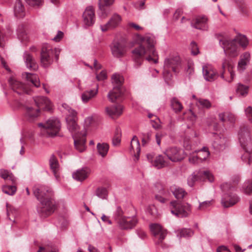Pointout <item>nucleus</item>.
<instances>
[{
  "instance_id": "1",
  "label": "nucleus",
  "mask_w": 252,
  "mask_h": 252,
  "mask_svg": "<svg viewBox=\"0 0 252 252\" xmlns=\"http://www.w3.org/2000/svg\"><path fill=\"white\" fill-rule=\"evenodd\" d=\"M141 44L131 52L132 59L134 62V67L139 68L144 61L145 56L148 61L153 62L155 63H158L157 52L155 49V38L151 34H147L140 38Z\"/></svg>"
},
{
  "instance_id": "2",
  "label": "nucleus",
  "mask_w": 252,
  "mask_h": 252,
  "mask_svg": "<svg viewBox=\"0 0 252 252\" xmlns=\"http://www.w3.org/2000/svg\"><path fill=\"white\" fill-rule=\"evenodd\" d=\"M34 196L40 202L37 208L39 215L46 218L52 214L55 211V202L52 199L53 192L52 189L44 185H36L33 188Z\"/></svg>"
},
{
  "instance_id": "3",
  "label": "nucleus",
  "mask_w": 252,
  "mask_h": 252,
  "mask_svg": "<svg viewBox=\"0 0 252 252\" xmlns=\"http://www.w3.org/2000/svg\"><path fill=\"white\" fill-rule=\"evenodd\" d=\"M220 44L223 49L224 53L230 57H236L239 53V47L238 45L245 48L248 44V40L244 35L239 34L235 38L229 40L226 38L220 39Z\"/></svg>"
},
{
  "instance_id": "4",
  "label": "nucleus",
  "mask_w": 252,
  "mask_h": 252,
  "mask_svg": "<svg viewBox=\"0 0 252 252\" xmlns=\"http://www.w3.org/2000/svg\"><path fill=\"white\" fill-rule=\"evenodd\" d=\"M240 144L245 151L242 156V160L246 161L252 167V158L250 156L252 153V142L250 134V129L248 126L241 127L238 133Z\"/></svg>"
},
{
  "instance_id": "5",
  "label": "nucleus",
  "mask_w": 252,
  "mask_h": 252,
  "mask_svg": "<svg viewBox=\"0 0 252 252\" xmlns=\"http://www.w3.org/2000/svg\"><path fill=\"white\" fill-rule=\"evenodd\" d=\"M34 101L38 108L34 109L29 106L26 107V114L30 121H32L38 117L39 109L46 111H50L52 109L51 102L45 96H36L34 98Z\"/></svg>"
},
{
  "instance_id": "6",
  "label": "nucleus",
  "mask_w": 252,
  "mask_h": 252,
  "mask_svg": "<svg viewBox=\"0 0 252 252\" xmlns=\"http://www.w3.org/2000/svg\"><path fill=\"white\" fill-rule=\"evenodd\" d=\"M60 52L61 49L59 48H52L49 45H44L40 53L41 65L44 68L49 67L53 62L54 57L58 61Z\"/></svg>"
},
{
  "instance_id": "7",
  "label": "nucleus",
  "mask_w": 252,
  "mask_h": 252,
  "mask_svg": "<svg viewBox=\"0 0 252 252\" xmlns=\"http://www.w3.org/2000/svg\"><path fill=\"white\" fill-rule=\"evenodd\" d=\"M220 188L223 193L221 199V204L223 207H230L239 201V198L233 193L235 188L230 183H223L221 185Z\"/></svg>"
},
{
  "instance_id": "8",
  "label": "nucleus",
  "mask_w": 252,
  "mask_h": 252,
  "mask_svg": "<svg viewBox=\"0 0 252 252\" xmlns=\"http://www.w3.org/2000/svg\"><path fill=\"white\" fill-rule=\"evenodd\" d=\"M181 66V60L178 55L171 56L164 60V70L163 74L165 80L170 79L172 75L170 73V69L175 73L179 71V68Z\"/></svg>"
},
{
  "instance_id": "9",
  "label": "nucleus",
  "mask_w": 252,
  "mask_h": 252,
  "mask_svg": "<svg viewBox=\"0 0 252 252\" xmlns=\"http://www.w3.org/2000/svg\"><path fill=\"white\" fill-rule=\"evenodd\" d=\"M111 79L112 83L113 84V88L108 93L107 97L110 101L114 102L119 100L123 94L122 86L124 78L120 74L115 73L112 76Z\"/></svg>"
},
{
  "instance_id": "10",
  "label": "nucleus",
  "mask_w": 252,
  "mask_h": 252,
  "mask_svg": "<svg viewBox=\"0 0 252 252\" xmlns=\"http://www.w3.org/2000/svg\"><path fill=\"white\" fill-rule=\"evenodd\" d=\"M169 207L171 214L179 218L187 217L191 212L190 205L187 203L172 201L170 202Z\"/></svg>"
},
{
  "instance_id": "11",
  "label": "nucleus",
  "mask_w": 252,
  "mask_h": 252,
  "mask_svg": "<svg viewBox=\"0 0 252 252\" xmlns=\"http://www.w3.org/2000/svg\"><path fill=\"white\" fill-rule=\"evenodd\" d=\"M234 63L232 59L227 58L222 60L220 77L228 82H231L235 75L233 69Z\"/></svg>"
},
{
  "instance_id": "12",
  "label": "nucleus",
  "mask_w": 252,
  "mask_h": 252,
  "mask_svg": "<svg viewBox=\"0 0 252 252\" xmlns=\"http://www.w3.org/2000/svg\"><path fill=\"white\" fill-rule=\"evenodd\" d=\"M38 126L44 128L48 135L54 137L57 135L61 128L60 121L56 118L52 117L45 124L39 123Z\"/></svg>"
},
{
  "instance_id": "13",
  "label": "nucleus",
  "mask_w": 252,
  "mask_h": 252,
  "mask_svg": "<svg viewBox=\"0 0 252 252\" xmlns=\"http://www.w3.org/2000/svg\"><path fill=\"white\" fill-rule=\"evenodd\" d=\"M164 154L168 159L172 162H178L182 160L184 158V151L177 147H169L164 151Z\"/></svg>"
},
{
  "instance_id": "14",
  "label": "nucleus",
  "mask_w": 252,
  "mask_h": 252,
  "mask_svg": "<svg viewBox=\"0 0 252 252\" xmlns=\"http://www.w3.org/2000/svg\"><path fill=\"white\" fill-rule=\"evenodd\" d=\"M196 179H199L201 181H206L212 183L214 181V178L212 174L208 170H200L196 175L192 176L188 180V184L190 187L193 185L194 181Z\"/></svg>"
},
{
  "instance_id": "15",
  "label": "nucleus",
  "mask_w": 252,
  "mask_h": 252,
  "mask_svg": "<svg viewBox=\"0 0 252 252\" xmlns=\"http://www.w3.org/2000/svg\"><path fill=\"white\" fill-rule=\"evenodd\" d=\"M8 81L11 89L18 94L20 95L25 93L30 94V91L27 89L26 87L18 81L14 77H10Z\"/></svg>"
},
{
  "instance_id": "16",
  "label": "nucleus",
  "mask_w": 252,
  "mask_h": 252,
  "mask_svg": "<svg viewBox=\"0 0 252 252\" xmlns=\"http://www.w3.org/2000/svg\"><path fill=\"white\" fill-rule=\"evenodd\" d=\"M138 221L135 216L132 217L125 216L121 220H119L118 225L119 228L123 230L131 229L136 226Z\"/></svg>"
},
{
  "instance_id": "17",
  "label": "nucleus",
  "mask_w": 252,
  "mask_h": 252,
  "mask_svg": "<svg viewBox=\"0 0 252 252\" xmlns=\"http://www.w3.org/2000/svg\"><path fill=\"white\" fill-rule=\"evenodd\" d=\"M150 229L153 235L158 239L157 244H159L165 238L167 232L161 226L158 224H152L150 225Z\"/></svg>"
},
{
  "instance_id": "18",
  "label": "nucleus",
  "mask_w": 252,
  "mask_h": 252,
  "mask_svg": "<svg viewBox=\"0 0 252 252\" xmlns=\"http://www.w3.org/2000/svg\"><path fill=\"white\" fill-rule=\"evenodd\" d=\"M202 73L204 79L209 82L215 81L219 76L216 70L209 64L203 65Z\"/></svg>"
},
{
  "instance_id": "19",
  "label": "nucleus",
  "mask_w": 252,
  "mask_h": 252,
  "mask_svg": "<svg viewBox=\"0 0 252 252\" xmlns=\"http://www.w3.org/2000/svg\"><path fill=\"white\" fill-rule=\"evenodd\" d=\"M111 50L113 56L119 58L125 55L126 52V47L123 43L114 41L111 45Z\"/></svg>"
},
{
  "instance_id": "20",
  "label": "nucleus",
  "mask_w": 252,
  "mask_h": 252,
  "mask_svg": "<svg viewBox=\"0 0 252 252\" xmlns=\"http://www.w3.org/2000/svg\"><path fill=\"white\" fill-rule=\"evenodd\" d=\"M208 19L205 16H198L190 23L191 26L195 29L206 31L208 29Z\"/></svg>"
},
{
  "instance_id": "21",
  "label": "nucleus",
  "mask_w": 252,
  "mask_h": 252,
  "mask_svg": "<svg viewBox=\"0 0 252 252\" xmlns=\"http://www.w3.org/2000/svg\"><path fill=\"white\" fill-rule=\"evenodd\" d=\"M83 23L86 27L92 26L95 21L94 12L93 7L86 8L83 14Z\"/></svg>"
},
{
  "instance_id": "22",
  "label": "nucleus",
  "mask_w": 252,
  "mask_h": 252,
  "mask_svg": "<svg viewBox=\"0 0 252 252\" xmlns=\"http://www.w3.org/2000/svg\"><path fill=\"white\" fill-rule=\"evenodd\" d=\"M121 20V16L117 13H115L106 24L100 26L101 30L102 32H105L110 28H114L119 25Z\"/></svg>"
},
{
  "instance_id": "23",
  "label": "nucleus",
  "mask_w": 252,
  "mask_h": 252,
  "mask_svg": "<svg viewBox=\"0 0 252 252\" xmlns=\"http://www.w3.org/2000/svg\"><path fill=\"white\" fill-rule=\"evenodd\" d=\"M226 138L223 135H217L212 143V147L217 152L222 151L226 146Z\"/></svg>"
},
{
  "instance_id": "24",
  "label": "nucleus",
  "mask_w": 252,
  "mask_h": 252,
  "mask_svg": "<svg viewBox=\"0 0 252 252\" xmlns=\"http://www.w3.org/2000/svg\"><path fill=\"white\" fill-rule=\"evenodd\" d=\"M74 144L75 149L79 152H83L86 149V134L84 133L82 136H73Z\"/></svg>"
},
{
  "instance_id": "25",
  "label": "nucleus",
  "mask_w": 252,
  "mask_h": 252,
  "mask_svg": "<svg viewBox=\"0 0 252 252\" xmlns=\"http://www.w3.org/2000/svg\"><path fill=\"white\" fill-rule=\"evenodd\" d=\"M107 114L112 118H117L120 116L123 112V107L121 105H113L105 108Z\"/></svg>"
},
{
  "instance_id": "26",
  "label": "nucleus",
  "mask_w": 252,
  "mask_h": 252,
  "mask_svg": "<svg viewBox=\"0 0 252 252\" xmlns=\"http://www.w3.org/2000/svg\"><path fill=\"white\" fill-rule=\"evenodd\" d=\"M90 174V169L85 167L77 170L72 173V177L76 181L82 182L87 178Z\"/></svg>"
},
{
  "instance_id": "27",
  "label": "nucleus",
  "mask_w": 252,
  "mask_h": 252,
  "mask_svg": "<svg viewBox=\"0 0 252 252\" xmlns=\"http://www.w3.org/2000/svg\"><path fill=\"white\" fill-rule=\"evenodd\" d=\"M23 58L26 65L28 68L33 70L37 69L38 65L35 59L30 53L25 52L24 53Z\"/></svg>"
},
{
  "instance_id": "28",
  "label": "nucleus",
  "mask_w": 252,
  "mask_h": 252,
  "mask_svg": "<svg viewBox=\"0 0 252 252\" xmlns=\"http://www.w3.org/2000/svg\"><path fill=\"white\" fill-rule=\"evenodd\" d=\"M23 78L25 79L27 83L30 85H33L37 88L40 86V81L38 77L35 74L25 72L22 74Z\"/></svg>"
},
{
  "instance_id": "29",
  "label": "nucleus",
  "mask_w": 252,
  "mask_h": 252,
  "mask_svg": "<svg viewBox=\"0 0 252 252\" xmlns=\"http://www.w3.org/2000/svg\"><path fill=\"white\" fill-rule=\"evenodd\" d=\"M170 190L177 199H183L187 194L184 189L175 185L170 187Z\"/></svg>"
},
{
  "instance_id": "30",
  "label": "nucleus",
  "mask_w": 252,
  "mask_h": 252,
  "mask_svg": "<svg viewBox=\"0 0 252 252\" xmlns=\"http://www.w3.org/2000/svg\"><path fill=\"white\" fill-rule=\"evenodd\" d=\"M15 16L22 18L25 15V9L21 0H16L14 7Z\"/></svg>"
},
{
  "instance_id": "31",
  "label": "nucleus",
  "mask_w": 252,
  "mask_h": 252,
  "mask_svg": "<svg viewBox=\"0 0 252 252\" xmlns=\"http://www.w3.org/2000/svg\"><path fill=\"white\" fill-rule=\"evenodd\" d=\"M98 93V87L93 90H87L83 92L81 95V99L84 103H87L94 98Z\"/></svg>"
},
{
  "instance_id": "32",
  "label": "nucleus",
  "mask_w": 252,
  "mask_h": 252,
  "mask_svg": "<svg viewBox=\"0 0 252 252\" xmlns=\"http://www.w3.org/2000/svg\"><path fill=\"white\" fill-rule=\"evenodd\" d=\"M168 165V161L162 155L156 157L153 163V166L158 169H160Z\"/></svg>"
},
{
  "instance_id": "33",
  "label": "nucleus",
  "mask_w": 252,
  "mask_h": 252,
  "mask_svg": "<svg viewBox=\"0 0 252 252\" xmlns=\"http://www.w3.org/2000/svg\"><path fill=\"white\" fill-rule=\"evenodd\" d=\"M17 34L18 39L21 41H26L28 39V35L23 25H20L17 29Z\"/></svg>"
},
{
  "instance_id": "34",
  "label": "nucleus",
  "mask_w": 252,
  "mask_h": 252,
  "mask_svg": "<svg viewBox=\"0 0 252 252\" xmlns=\"http://www.w3.org/2000/svg\"><path fill=\"white\" fill-rule=\"evenodd\" d=\"M0 177L4 180H10L12 183L16 182V178L10 171L4 169H0Z\"/></svg>"
},
{
  "instance_id": "35",
  "label": "nucleus",
  "mask_w": 252,
  "mask_h": 252,
  "mask_svg": "<svg viewBox=\"0 0 252 252\" xmlns=\"http://www.w3.org/2000/svg\"><path fill=\"white\" fill-rule=\"evenodd\" d=\"M50 168L52 170L55 176L57 178V172L59 168V163L54 155H52L49 159Z\"/></svg>"
},
{
  "instance_id": "36",
  "label": "nucleus",
  "mask_w": 252,
  "mask_h": 252,
  "mask_svg": "<svg viewBox=\"0 0 252 252\" xmlns=\"http://www.w3.org/2000/svg\"><path fill=\"white\" fill-rule=\"evenodd\" d=\"M171 106L172 109L176 113H178L181 111L183 107L179 100L176 97H173L170 101Z\"/></svg>"
},
{
  "instance_id": "37",
  "label": "nucleus",
  "mask_w": 252,
  "mask_h": 252,
  "mask_svg": "<svg viewBox=\"0 0 252 252\" xmlns=\"http://www.w3.org/2000/svg\"><path fill=\"white\" fill-rule=\"evenodd\" d=\"M97 149L100 155L102 157H104L107 154L109 146L106 143H100L97 144Z\"/></svg>"
},
{
  "instance_id": "38",
  "label": "nucleus",
  "mask_w": 252,
  "mask_h": 252,
  "mask_svg": "<svg viewBox=\"0 0 252 252\" xmlns=\"http://www.w3.org/2000/svg\"><path fill=\"white\" fill-rule=\"evenodd\" d=\"M95 195L102 199H106L108 197V191L105 188L98 187L95 190Z\"/></svg>"
},
{
  "instance_id": "39",
  "label": "nucleus",
  "mask_w": 252,
  "mask_h": 252,
  "mask_svg": "<svg viewBox=\"0 0 252 252\" xmlns=\"http://www.w3.org/2000/svg\"><path fill=\"white\" fill-rule=\"evenodd\" d=\"M67 128L71 132H75L77 130L78 126L76 122V119L73 118H66Z\"/></svg>"
},
{
  "instance_id": "40",
  "label": "nucleus",
  "mask_w": 252,
  "mask_h": 252,
  "mask_svg": "<svg viewBox=\"0 0 252 252\" xmlns=\"http://www.w3.org/2000/svg\"><path fill=\"white\" fill-rule=\"evenodd\" d=\"M158 185L160 186V189L158 192L159 194L155 195V199L160 203H164L166 200L165 198L166 195V191L160 185Z\"/></svg>"
},
{
  "instance_id": "41",
  "label": "nucleus",
  "mask_w": 252,
  "mask_h": 252,
  "mask_svg": "<svg viewBox=\"0 0 252 252\" xmlns=\"http://www.w3.org/2000/svg\"><path fill=\"white\" fill-rule=\"evenodd\" d=\"M197 153L201 162L205 160L210 154L208 148L205 147H203L200 150L197 151Z\"/></svg>"
},
{
  "instance_id": "42",
  "label": "nucleus",
  "mask_w": 252,
  "mask_h": 252,
  "mask_svg": "<svg viewBox=\"0 0 252 252\" xmlns=\"http://www.w3.org/2000/svg\"><path fill=\"white\" fill-rule=\"evenodd\" d=\"M196 105L198 107L209 109L211 107L212 104L210 101L208 99L204 98H199L196 99Z\"/></svg>"
},
{
  "instance_id": "43",
  "label": "nucleus",
  "mask_w": 252,
  "mask_h": 252,
  "mask_svg": "<svg viewBox=\"0 0 252 252\" xmlns=\"http://www.w3.org/2000/svg\"><path fill=\"white\" fill-rule=\"evenodd\" d=\"M249 87L241 83H238L236 89V92L241 96H245L248 93Z\"/></svg>"
},
{
  "instance_id": "44",
  "label": "nucleus",
  "mask_w": 252,
  "mask_h": 252,
  "mask_svg": "<svg viewBox=\"0 0 252 252\" xmlns=\"http://www.w3.org/2000/svg\"><path fill=\"white\" fill-rule=\"evenodd\" d=\"M16 190V186L13 185H4L2 188V191L9 195H13Z\"/></svg>"
},
{
  "instance_id": "45",
  "label": "nucleus",
  "mask_w": 252,
  "mask_h": 252,
  "mask_svg": "<svg viewBox=\"0 0 252 252\" xmlns=\"http://www.w3.org/2000/svg\"><path fill=\"white\" fill-rule=\"evenodd\" d=\"M242 188L245 194L252 195V180L246 181L244 183Z\"/></svg>"
},
{
  "instance_id": "46",
  "label": "nucleus",
  "mask_w": 252,
  "mask_h": 252,
  "mask_svg": "<svg viewBox=\"0 0 252 252\" xmlns=\"http://www.w3.org/2000/svg\"><path fill=\"white\" fill-rule=\"evenodd\" d=\"M131 149L133 150H136L137 154L140 152V143L136 136H134L131 141Z\"/></svg>"
},
{
  "instance_id": "47",
  "label": "nucleus",
  "mask_w": 252,
  "mask_h": 252,
  "mask_svg": "<svg viewBox=\"0 0 252 252\" xmlns=\"http://www.w3.org/2000/svg\"><path fill=\"white\" fill-rule=\"evenodd\" d=\"M121 130L119 127L116 128L115 135L112 140V143L114 146L118 145L121 142Z\"/></svg>"
},
{
  "instance_id": "48",
  "label": "nucleus",
  "mask_w": 252,
  "mask_h": 252,
  "mask_svg": "<svg viewBox=\"0 0 252 252\" xmlns=\"http://www.w3.org/2000/svg\"><path fill=\"white\" fill-rule=\"evenodd\" d=\"M125 216H123V211L121 207L118 206L113 215V217L117 223L118 224L119 222V220H121Z\"/></svg>"
},
{
  "instance_id": "49",
  "label": "nucleus",
  "mask_w": 252,
  "mask_h": 252,
  "mask_svg": "<svg viewBox=\"0 0 252 252\" xmlns=\"http://www.w3.org/2000/svg\"><path fill=\"white\" fill-rule=\"evenodd\" d=\"M152 133L150 132L142 134V145L146 146L150 143L151 140Z\"/></svg>"
},
{
  "instance_id": "50",
  "label": "nucleus",
  "mask_w": 252,
  "mask_h": 252,
  "mask_svg": "<svg viewBox=\"0 0 252 252\" xmlns=\"http://www.w3.org/2000/svg\"><path fill=\"white\" fill-rule=\"evenodd\" d=\"M109 12V10L105 6L101 4L99 5V9L98 10V14L99 16L102 18H105Z\"/></svg>"
},
{
  "instance_id": "51",
  "label": "nucleus",
  "mask_w": 252,
  "mask_h": 252,
  "mask_svg": "<svg viewBox=\"0 0 252 252\" xmlns=\"http://www.w3.org/2000/svg\"><path fill=\"white\" fill-rule=\"evenodd\" d=\"M248 63L249 62L240 59L238 63V70L240 72H243L246 69V66Z\"/></svg>"
},
{
  "instance_id": "52",
  "label": "nucleus",
  "mask_w": 252,
  "mask_h": 252,
  "mask_svg": "<svg viewBox=\"0 0 252 252\" xmlns=\"http://www.w3.org/2000/svg\"><path fill=\"white\" fill-rule=\"evenodd\" d=\"M192 235L193 232L192 230L187 228L182 229L180 232V235L181 237H189L191 236Z\"/></svg>"
},
{
  "instance_id": "53",
  "label": "nucleus",
  "mask_w": 252,
  "mask_h": 252,
  "mask_svg": "<svg viewBox=\"0 0 252 252\" xmlns=\"http://www.w3.org/2000/svg\"><path fill=\"white\" fill-rule=\"evenodd\" d=\"M26 2L30 6L35 7L40 6L43 0H25Z\"/></svg>"
},
{
  "instance_id": "54",
  "label": "nucleus",
  "mask_w": 252,
  "mask_h": 252,
  "mask_svg": "<svg viewBox=\"0 0 252 252\" xmlns=\"http://www.w3.org/2000/svg\"><path fill=\"white\" fill-rule=\"evenodd\" d=\"M245 114L248 120L252 123V107L248 106L244 109Z\"/></svg>"
},
{
  "instance_id": "55",
  "label": "nucleus",
  "mask_w": 252,
  "mask_h": 252,
  "mask_svg": "<svg viewBox=\"0 0 252 252\" xmlns=\"http://www.w3.org/2000/svg\"><path fill=\"white\" fill-rule=\"evenodd\" d=\"M189 161L190 163L192 164H198L201 162L198 157V154L196 155H191L189 158Z\"/></svg>"
},
{
  "instance_id": "56",
  "label": "nucleus",
  "mask_w": 252,
  "mask_h": 252,
  "mask_svg": "<svg viewBox=\"0 0 252 252\" xmlns=\"http://www.w3.org/2000/svg\"><path fill=\"white\" fill-rule=\"evenodd\" d=\"M212 200L205 201L200 203L198 208L200 210H205L212 205Z\"/></svg>"
},
{
  "instance_id": "57",
  "label": "nucleus",
  "mask_w": 252,
  "mask_h": 252,
  "mask_svg": "<svg viewBox=\"0 0 252 252\" xmlns=\"http://www.w3.org/2000/svg\"><path fill=\"white\" fill-rule=\"evenodd\" d=\"M191 54L193 55H196L199 53V49L196 43L194 41H192L190 43Z\"/></svg>"
},
{
  "instance_id": "58",
  "label": "nucleus",
  "mask_w": 252,
  "mask_h": 252,
  "mask_svg": "<svg viewBox=\"0 0 252 252\" xmlns=\"http://www.w3.org/2000/svg\"><path fill=\"white\" fill-rule=\"evenodd\" d=\"M57 225L62 228H64L67 225V221L63 218H61L57 222Z\"/></svg>"
},
{
  "instance_id": "59",
  "label": "nucleus",
  "mask_w": 252,
  "mask_h": 252,
  "mask_svg": "<svg viewBox=\"0 0 252 252\" xmlns=\"http://www.w3.org/2000/svg\"><path fill=\"white\" fill-rule=\"evenodd\" d=\"M226 121L227 120L230 123H234L236 121L235 115L230 112H226Z\"/></svg>"
},
{
  "instance_id": "60",
  "label": "nucleus",
  "mask_w": 252,
  "mask_h": 252,
  "mask_svg": "<svg viewBox=\"0 0 252 252\" xmlns=\"http://www.w3.org/2000/svg\"><path fill=\"white\" fill-rule=\"evenodd\" d=\"M98 5L101 4V5L107 6L112 5L114 2V0H99Z\"/></svg>"
},
{
  "instance_id": "61",
  "label": "nucleus",
  "mask_w": 252,
  "mask_h": 252,
  "mask_svg": "<svg viewBox=\"0 0 252 252\" xmlns=\"http://www.w3.org/2000/svg\"><path fill=\"white\" fill-rule=\"evenodd\" d=\"M67 114L68 115L67 117H69V118H73L75 119L76 118L77 112L72 108L69 109V110L67 111Z\"/></svg>"
},
{
  "instance_id": "62",
  "label": "nucleus",
  "mask_w": 252,
  "mask_h": 252,
  "mask_svg": "<svg viewBox=\"0 0 252 252\" xmlns=\"http://www.w3.org/2000/svg\"><path fill=\"white\" fill-rule=\"evenodd\" d=\"M63 33L59 31L56 35L53 38V40L56 42L60 41L63 37Z\"/></svg>"
},
{
  "instance_id": "63",
  "label": "nucleus",
  "mask_w": 252,
  "mask_h": 252,
  "mask_svg": "<svg viewBox=\"0 0 252 252\" xmlns=\"http://www.w3.org/2000/svg\"><path fill=\"white\" fill-rule=\"evenodd\" d=\"M185 70L187 73L188 74L189 78H190L191 75L194 73V69L191 64L189 63L188 64L187 68H186Z\"/></svg>"
},
{
  "instance_id": "64",
  "label": "nucleus",
  "mask_w": 252,
  "mask_h": 252,
  "mask_svg": "<svg viewBox=\"0 0 252 252\" xmlns=\"http://www.w3.org/2000/svg\"><path fill=\"white\" fill-rule=\"evenodd\" d=\"M106 78V73L104 71H101L99 74L96 75V78L98 81L104 80Z\"/></svg>"
}]
</instances>
